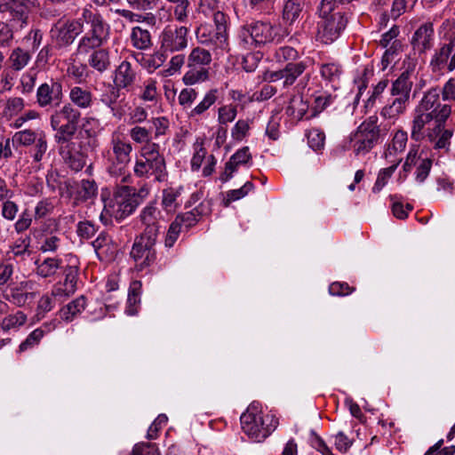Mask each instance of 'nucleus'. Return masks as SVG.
Returning <instances> with one entry per match:
<instances>
[{"label":"nucleus","mask_w":455,"mask_h":455,"mask_svg":"<svg viewBox=\"0 0 455 455\" xmlns=\"http://www.w3.org/2000/svg\"><path fill=\"white\" fill-rule=\"evenodd\" d=\"M130 136L136 143L151 144V132L145 127L135 126L130 130Z\"/></svg>","instance_id":"59"},{"label":"nucleus","mask_w":455,"mask_h":455,"mask_svg":"<svg viewBox=\"0 0 455 455\" xmlns=\"http://www.w3.org/2000/svg\"><path fill=\"white\" fill-rule=\"evenodd\" d=\"M219 91L217 89L209 90L202 100L188 113L190 118H196L203 116L218 100Z\"/></svg>","instance_id":"33"},{"label":"nucleus","mask_w":455,"mask_h":455,"mask_svg":"<svg viewBox=\"0 0 455 455\" xmlns=\"http://www.w3.org/2000/svg\"><path fill=\"white\" fill-rule=\"evenodd\" d=\"M251 160V155L248 147L238 149L227 162L221 180L228 181L240 165L246 164Z\"/></svg>","instance_id":"26"},{"label":"nucleus","mask_w":455,"mask_h":455,"mask_svg":"<svg viewBox=\"0 0 455 455\" xmlns=\"http://www.w3.org/2000/svg\"><path fill=\"white\" fill-rule=\"evenodd\" d=\"M440 95H442V99L443 101H449L453 106L455 104V78L451 77L448 79L442 90L439 89Z\"/></svg>","instance_id":"64"},{"label":"nucleus","mask_w":455,"mask_h":455,"mask_svg":"<svg viewBox=\"0 0 455 455\" xmlns=\"http://www.w3.org/2000/svg\"><path fill=\"white\" fill-rule=\"evenodd\" d=\"M62 98L61 84L52 79L42 84L36 90V102L41 108L59 106Z\"/></svg>","instance_id":"17"},{"label":"nucleus","mask_w":455,"mask_h":455,"mask_svg":"<svg viewBox=\"0 0 455 455\" xmlns=\"http://www.w3.org/2000/svg\"><path fill=\"white\" fill-rule=\"evenodd\" d=\"M80 118V111L70 104H64L50 116V126L55 132L53 139L59 147L60 154L75 172H79L84 167L88 153L92 150L89 143L81 144L73 140Z\"/></svg>","instance_id":"2"},{"label":"nucleus","mask_w":455,"mask_h":455,"mask_svg":"<svg viewBox=\"0 0 455 455\" xmlns=\"http://www.w3.org/2000/svg\"><path fill=\"white\" fill-rule=\"evenodd\" d=\"M380 129L376 118L370 117L363 122L349 136V148L356 156L369 153L379 138Z\"/></svg>","instance_id":"9"},{"label":"nucleus","mask_w":455,"mask_h":455,"mask_svg":"<svg viewBox=\"0 0 455 455\" xmlns=\"http://www.w3.org/2000/svg\"><path fill=\"white\" fill-rule=\"evenodd\" d=\"M274 58L278 63L294 62L299 58V52L296 49L291 46H282L278 48L274 55Z\"/></svg>","instance_id":"52"},{"label":"nucleus","mask_w":455,"mask_h":455,"mask_svg":"<svg viewBox=\"0 0 455 455\" xmlns=\"http://www.w3.org/2000/svg\"><path fill=\"white\" fill-rule=\"evenodd\" d=\"M132 152V144L120 133H113L110 139V148L107 151V172L116 184H130L132 176L128 165Z\"/></svg>","instance_id":"4"},{"label":"nucleus","mask_w":455,"mask_h":455,"mask_svg":"<svg viewBox=\"0 0 455 455\" xmlns=\"http://www.w3.org/2000/svg\"><path fill=\"white\" fill-rule=\"evenodd\" d=\"M289 35L287 28L258 20L241 27L237 36L239 48L251 51L269 44H279Z\"/></svg>","instance_id":"3"},{"label":"nucleus","mask_w":455,"mask_h":455,"mask_svg":"<svg viewBox=\"0 0 455 455\" xmlns=\"http://www.w3.org/2000/svg\"><path fill=\"white\" fill-rule=\"evenodd\" d=\"M2 202H3L2 205H1L2 217L9 221L14 220L17 216V213L19 212L18 204L10 199H5Z\"/></svg>","instance_id":"62"},{"label":"nucleus","mask_w":455,"mask_h":455,"mask_svg":"<svg viewBox=\"0 0 455 455\" xmlns=\"http://www.w3.org/2000/svg\"><path fill=\"white\" fill-rule=\"evenodd\" d=\"M81 21L83 25L86 23L89 26V29L85 34L107 43L109 38L110 28L99 12L84 8L81 12Z\"/></svg>","instance_id":"16"},{"label":"nucleus","mask_w":455,"mask_h":455,"mask_svg":"<svg viewBox=\"0 0 455 455\" xmlns=\"http://www.w3.org/2000/svg\"><path fill=\"white\" fill-rule=\"evenodd\" d=\"M36 284L35 281L28 279L12 282L5 290L4 298L17 307H24L35 299L36 293L33 290Z\"/></svg>","instance_id":"15"},{"label":"nucleus","mask_w":455,"mask_h":455,"mask_svg":"<svg viewBox=\"0 0 455 455\" xmlns=\"http://www.w3.org/2000/svg\"><path fill=\"white\" fill-rule=\"evenodd\" d=\"M452 112V105L440 101L439 88L427 90L414 110L411 137L416 141L424 138L435 149H447L452 132L444 127Z\"/></svg>","instance_id":"1"},{"label":"nucleus","mask_w":455,"mask_h":455,"mask_svg":"<svg viewBox=\"0 0 455 455\" xmlns=\"http://www.w3.org/2000/svg\"><path fill=\"white\" fill-rule=\"evenodd\" d=\"M97 194L98 188L93 180H82L74 186L71 191L73 204H91L95 200Z\"/></svg>","instance_id":"22"},{"label":"nucleus","mask_w":455,"mask_h":455,"mask_svg":"<svg viewBox=\"0 0 455 455\" xmlns=\"http://www.w3.org/2000/svg\"><path fill=\"white\" fill-rule=\"evenodd\" d=\"M308 105L301 95H294L291 97L286 108V114L292 119L299 121L307 114Z\"/></svg>","instance_id":"40"},{"label":"nucleus","mask_w":455,"mask_h":455,"mask_svg":"<svg viewBox=\"0 0 455 455\" xmlns=\"http://www.w3.org/2000/svg\"><path fill=\"white\" fill-rule=\"evenodd\" d=\"M194 150L195 152L191 159V167L194 171H196L201 167L204 160L206 161L207 151L203 145V141H196L194 144Z\"/></svg>","instance_id":"58"},{"label":"nucleus","mask_w":455,"mask_h":455,"mask_svg":"<svg viewBox=\"0 0 455 455\" xmlns=\"http://www.w3.org/2000/svg\"><path fill=\"white\" fill-rule=\"evenodd\" d=\"M170 3L175 4L173 7L174 19L180 23H187L190 13V1L183 0Z\"/></svg>","instance_id":"50"},{"label":"nucleus","mask_w":455,"mask_h":455,"mask_svg":"<svg viewBox=\"0 0 455 455\" xmlns=\"http://www.w3.org/2000/svg\"><path fill=\"white\" fill-rule=\"evenodd\" d=\"M104 44L105 42L84 34L78 42L77 52L79 54H87L92 51L93 52L95 50L101 49L100 46Z\"/></svg>","instance_id":"46"},{"label":"nucleus","mask_w":455,"mask_h":455,"mask_svg":"<svg viewBox=\"0 0 455 455\" xmlns=\"http://www.w3.org/2000/svg\"><path fill=\"white\" fill-rule=\"evenodd\" d=\"M137 79V71L127 60H123L114 72V86L127 92L132 90Z\"/></svg>","instance_id":"21"},{"label":"nucleus","mask_w":455,"mask_h":455,"mask_svg":"<svg viewBox=\"0 0 455 455\" xmlns=\"http://www.w3.org/2000/svg\"><path fill=\"white\" fill-rule=\"evenodd\" d=\"M185 62L186 58L184 54L180 53L172 56L169 60L168 68L161 71V75L163 76H172L177 73H180Z\"/></svg>","instance_id":"53"},{"label":"nucleus","mask_w":455,"mask_h":455,"mask_svg":"<svg viewBox=\"0 0 455 455\" xmlns=\"http://www.w3.org/2000/svg\"><path fill=\"white\" fill-rule=\"evenodd\" d=\"M84 32L81 16L76 19H60L50 30L52 43L59 49L71 45L76 38Z\"/></svg>","instance_id":"11"},{"label":"nucleus","mask_w":455,"mask_h":455,"mask_svg":"<svg viewBox=\"0 0 455 455\" xmlns=\"http://www.w3.org/2000/svg\"><path fill=\"white\" fill-rule=\"evenodd\" d=\"M409 102L410 99L394 97L393 100L383 108L381 114L386 118H395L405 112Z\"/></svg>","instance_id":"36"},{"label":"nucleus","mask_w":455,"mask_h":455,"mask_svg":"<svg viewBox=\"0 0 455 455\" xmlns=\"http://www.w3.org/2000/svg\"><path fill=\"white\" fill-rule=\"evenodd\" d=\"M68 98L73 108L76 106L81 109H87L92 108L93 104L92 93L90 90L81 87L73 86L68 93Z\"/></svg>","instance_id":"30"},{"label":"nucleus","mask_w":455,"mask_h":455,"mask_svg":"<svg viewBox=\"0 0 455 455\" xmlns=\"http://www.w3.org/2000/svg\"><path fill=\"white\" fill-rule=\"evenodd\" d=\"M34 4L35 0H7L13 28L21 30L28 26V12Z\"/></svg>","instance_id":"19"},{"label":"nucleus","mask_w":455,"mask_h":455,"mask_svg":"<svg viewBox=\"0 0 455 455\" xmlns=\"http://www.w3.org/2000/svg\"><path fill=\"white\" fill-rule=\"evenodd\" d=\"M160 147L156 143L144 144L136 156L133 172L139 178L154 177L157 182L167 180L168 172L164 157L160 154Z\"/></svg>","instance_id":"6"},{"label":"nucleus","mask_w":455,"mask_h":455,"mask_svg":"<svg viewBox=\"0 0 455 455\" xmlns=\"http://www.w3.org/2000/svg\"><path fill=\"white\" fill-rule=\"evenodd\" d=\"M66 258L67 264L62 267L65 275L62 283H64V286L68 287L69 290L76 291L79 260L76 256L72 254L67 255Z\"/></svg>","instance_id":"31"},{"label":"nucleus","mask_w":455,"mask_h":455,"mask_svg":"<svg viewBox=\"0 0 455 455\" xmlns=\"http://www.w3.org/2000/svg\"><path fill=\"white\" fill-rule=\"evenodd\" d=\"M99 121L91 116H86L83 119L81 130L76 137V140L81 144L89 143L90 148L94 149L97 147V132L94 125H97Z\"/></svg>","instance_id":"25"},{"label":"nucleus","mask_w":455,"mask_h":455,"mask_svg":"<svg viewBox=\"0 0 455 455\" xmlns=\"http://www.w3.org/2000/svg\"><path fill=\"white\" fill-rule=\"evenodd\" d=\"M198 92L193 88H185L180 91L178 100L179 104L184 108H191L196 100Z\"/></svg>","instance_id":"60"},{"label":"nucleus","mask_w":455,"mask_h":455,"mask_svg":"<svg viewBox=\"0 0 455 455\" xmlns=\"http://www.w3.org/2000/svg\"><path fill=\"white\" fill-rule=\"evenodd\" d=\"M237 115L236 107L232 104L223 105L218 109V123L220 126H226L232 123Z\"/></svg>","instance_id":"48"},{"label":"nucleus","mask_w":455,"mask_h":455,"mask_svg":"<svg viewBox=\"0 0 455 455\" xmlns=\"http://www.w3.org/2000/svg\"><path fill=\"white\" fill-rule=\"evenodd\" d=\"M30 60L31 55L28 51L21 47H16L8 57V63L12 70L20 71L28 64Z\"/></svg>","instance_id":"39"},{"label":"nucleus","mask_w":455,"mask_h":455,"mask_svg":"<svg viewBox=\"0 0 455 455\" xmlns=\"http://www.w3.org/2000/svg\"><path fill=\"white\" fill-rule=\"evenodd\" d=\"M202 28L196 31L197 38L202 44L212 45L216 54H224L229 52V42L228 31L217 30L206 35L201 32Z\"/></svg>","instance_id":"20"},{"label":"nucleus","mask_w":455,"mask_h":455,"mask_svg":"<svg viewBox=\"0 0 455 455\" xmlns=\"http://www.w3.org/2000/svg\"><path fill=\"white\" fill-rule=\"evenodd\" d=\"M114 192L113 199L105 204L104 211L116 220H123L131 215L139 206L134 198L133 188L120 184Z\"/></svg>","instance_id":"10"},{"label":"nucleus","mask_w":455,"mask_h":455,"mask_svg":"<svg viewBox=\"0 0 455 455\" xmlns=\"http://www.w3.org/2000/svg\"><path fill=\"white\" fill-rule=\"evenodd\" d=\"M44 334L45 331L43 328L34 330L28 334L26 339L20 343L18 352L22 353L37 346Z\"/></svg>","instance_id":"49"},{"label":"nucleus","mask_w":455,"mask_h":455,"mask_svg":"<svg viewBox=\"0 0 455 455\" xmlns=\"http://www.w3.org/2000/svg\"><path fill=\"white\" fill-rule=\"evenodd\" d=\"M62 267H64V262L61 259L46 258L37 264L36 274L43 278L51 277Z\"/></svg>","instance_id":"35"},{"label":"nucleus","mask_w":455,"mask_h":455,"mask_svg":"<svg viewBox=\"0 0 455 455\" xmlns=\"http://www.w3.org/2000/svg\"><path fill=\"white\" fill-rule=\"evenodd\" d=\"M204 208H205V205L204 203H201L199 206L192 211L179 214L174 221H178L179 226L183 230H188L197 223L199 217L204 213Z\"/></svg>","instance_id":"38"},{"label":"nucleus","mask_w":455,"mask_h":455,"mask_svg":"<svg viewBox=\"0 0 455 455\" xmlns=\"http://www.w3.org/2000/svg\"><path fill=\"white\" fill-rule=\"evenodd\" d=\"M161 212L155 203H150L145 206L140 214V219L144 226V231L141 235L157 237L160 231Z\"/></svg>","instance_id":"18"},{"label":"nucleus","mask_w":455,"mask_h":455,"mask_svg":"<svg viewBox=\"0 0 455 455\" xmlns=\"http://www.w3.org/2000/svg\"><path fill=\"white\" fill-rule=\"evenodd\" d=\"M386 49L381 60L383 69L387 68V67L403 52V44L400 40H395Z\"/></svg>","instance_id":"51"},{"label":"nucleus","mask_w":455,"mask_h":455,"mask_svg":"<svg viewBox=\"0 0 455 455\" xmlns=\"http://www.w3.org/2000/svg\"><path fill=\"white\" fill-rule=\"evenodd\" d=\"M27 315L22 311H17L14 314L6 315L0 323V326L4 331L17 330L23 326L27 322Z\"/></svg>","instance_id":"45"},{"label":"nucleus","mask_w":455,"mask_h":455,"mask_svg":"<svg viewBox=\"0 0 455 455\" xmlns=\"http://www.w3.org/2000/svg\"><path fill=\"white\" fill-rule=\"evenodd\" d=\"M454 48L452 41L443 44L437 48L429 63L431 70L435 73L443 70L444 67L449 63V58L451 57Z\"/></svg>","instance_id":"29"},{"label":"nucleus","mask_w":455,"mask_h":455,"mask_svg":"<svg viewBox=\"0 0 455 455\" xmlns=\"http://www.w3.org/2000/svg\"><path fill=\"white\" fill-rule=\"evenodd\" d=\"M212 61V57L209 50L201 46L191 49L187 58L188 70L182 76L183 84L191 86L209 80V66Z\"/></svg>","instance_id":"8"},{"label":"nucleus","mask_w":455,"mask_h":455,"mask_svg":"<svg viewBox=\"0 0 455 455\" xmlns=\"http://www.w3.org/2000/svg\"><path fill=\"white\" fill-rule=\"evenodd\" d=\"M37 73L33 70L24 73L20 78L21 92L28 94L33 92L36 85Z\"/></svg>","instance_id":"63"},{"label":"nucleus","mask_w":455,"mask_h":455,"mask_svg":"<svg viewBox=\"0 0 455 455\" xmlns=\"http://www.w3.org/2000/svg\"><path fill=\"white\" fill-rule=\"evenodd\" d=\"M411 75L412 71L406 69L392 83L390 94L393 97H403L410 99L413 84Z\"/></svg>","instance_id":"28"},{"label":"nucleus","mask_w":455,"mask_h":455,"mask_svg":"<svg viewBox=\"0 0 455 455\" xmlns=\"http://www.w3.org/2000/svg\"><path fill=\"white\" fill-rule=\"evenodd\" d=\"M251 122L248 119H239L231 130L232 138L237 141L243 140L250 131Z\"/></svg>","instance_id":"56"},{"label":"nucleus","mask_w":455,"mask_h":455,"mask_svg":"<svg viewBox=\"0 0 455 455\" xmlns=\"http://www.w3.org/2000/svg\"><path fill=\"white\" fill-rule=\"evenodd\" d=\"M305 12V0H286L282 9V19L286 27H291L299 21Z\"/></svg>","instance_id":"24"},{"label":"nucleus","mask_w":455,"mask_h":455,"mask_svg":"<svg viewBox=\"0 0 455 455\" xmlns=\"http://www.w3.org/2000/svg\"><path fill=\"white\" fill-rule=\"evenodd\" d=\"M48 148L47 135L44 131H41L40 137L29 149V155L33 158V161L36 164L41 163L48 151Z\"/></svg>","instance_id":"44"},{"label":"nucleus","mask_w":455,"mask_h":455,"mask_svg":"<svg viewBox=\"0 0 455 455\" xmlns=\"http://www.w3.org/2000/svg\"><path fill=\"white\" fill-rule=\"evenodd\" d=\"M142 283L140 281L135 280L132 282L127 299V307L125 312L133 315L138 311V307L140 302V293H141Z\"/></svg>","instance_id":"42"},{"label":"nucleus","mask_w":455,"mask_h":455,"mask_svg":"<svg viewBox=\"0 0 455 455\" xmlns=\"http://www.w3.org/2000/svg\"><path fill=\"white\" fill-rule=\"evenodd\" d=\"M242 429L255 442L265 440L277 427L278 419L270 412H264L258 403H251L241 417Z\"/></svg>","instance_id":"5"},{"label":"nucleus","mask_w":455,"mask_h":455,"mask_svg":"<svg viewBox=\"0 0 455 455\" xmlns=\"http://www.w3.org/2000/svg\"><path fill=\"white\" fill-rule=\"evenodd\" d=\"M130 39L132 46L137 50L146 51L153 45L150 32L139 26L132 28Z\"/></svg>","instance_id":"32"},{"label":"nucleus","mask_w":455,"mask_h":455,"mask_svg":"<svg viewBox=\"0 0 455 455\" xmlns=\"http://www.w3.org/2000/svg\"><path fill=\"white\" fill-rule=\"evenodd\" d=\"M157 95V82L153 78H148L144 82L140 99L144 101H154L156 100Z\"/></svg>","instance_id":"57"},{"label":"nucleus","mask_w":455,"mask_h":455,"mask_svg":"<svg viewBox=\"0 0 455 455\" xmlns=\"http://www.w3.org/2000/svg\"><path fill=\"white\" fill-rule=\"evenodd\" d=\"M431 168L432 160L430 158L426 157L421 159L414 173L416 182L419 184L423 183L428 177Z\"/></svg>","instance_id":"61"},{"label":"nucleus","mask_w":455,"mask_h":455,"mask_svg":"<svg viewBox=\"0 0 455 455\" xmlns=\"http://www.w3.org/2000/svg\"><path fill=\"white\" fill-rule=\"evenodd\" d=\"M157 237L140 235L135 238L130 255L140 269L152 265L156 259Z\"/></svg>","instance_id":"12"},{"label":"nucleus","mask_w":455,"mask_h":455,"mask_svg":"<svg viewBox=\"0 0 455 455\" xmlns=\"http://www.w3.org/2000/svg\"><path fill=\"white\" fill-rule=\"evenodd\" d=\"M387 161L388 163H390L391 164H390V166H388L387 168H383L379 172L377 180L372 188L373 193H379L386 186V184L387 183V180L390 179V177L393 175L395 171L397 169L402 159L401 158H394V159H388Z\"/></svg>","instance_id":"37"},{"label":"nucleus","mask_w":455,"mask_h":455,"mask_svg":"<svg viewBox=\"0 0 455 455\" xmlns=\"http://www.w3.org/2000/svg\"><path fill=\"white\" fill-rule=\"evenodd\" d=\"M167 59V53L160 49L150 55L145 62V68L149 73H152L165 62Z\"/></svg>","instance_id":"55"},{"label":"nucleus","mask_w":455,"mask_h":455,"mask_svg":"<svg viewBox=\"0 0 455 455\" xmlns=\"http://www.w3.org/2000/svg\"><path fill=\"white\" fill-rule=\"evenodd\" d=\"M86 306V300L84 296H80L72 300L60 310V317L66 322H71L79 314H81Z\"/></svg>","instance_id":"43"},{"label":"nucleus","mask_w":455,"mask_h":455,"mask_svg":"<svg viewBox=\"0 0 455 455\" xmlns=\"http://www.w3.org/2000/svg\"><path fill=\"white\" fill-rule=\"evenodd\" d=\"M40 135L41 131L36 132L30 129L22 130L14 133L12 142H16L20 146L29 147L36 141Z\"/></svg>","instance_id":"47"},{"label":"nucleus","mask_w":455,"mask_h":455,"mask_svg":"<svg viewBox=\"0 0 455 455\" xmlns=\"http://www.w3.org/2000/svg\"><path fill=\"white\" fill-rule=\"evenodd\" d=\"M310 64L311 60L309 59L298 62H289L282 69L267 72L264 79L269 83L283 80V87H290L306 72Z\"/></svg>","instance_id":"14"},{"label":"nucleus","mask_w":455,"mask_h":455,"mask_svg":"<svg viewBox=\"0 0 455 455\" xmlns=\"http://www.w3.org/2000/svg\"><path fill=\"white\" fill-rule=\"evenodd\" d=\"M316 38L323 44H331L340 36L347 24L343 8H339L326 0H322L319 7Z\"/></svg>","instance_id":"7"},{"label":"nucleus","mask_w":455,"mask_h":455,"mask_svg":"<svg viewBox=\"0 0 455 455\" xmlns=\"http://www.w3.org/2000/svg\"><path fill=\"white\" fill-rule=\"evenodd\" d=\"M88 63L91 68L100 73H103L110 67L109 52L106 49H98L93 51L89 59Z\"/></svg>","instance_id":"34"},{"label":"nucleus","mask_w":455,"mask_h":455,"mask_svg":"<svg viewBox=\"0 0 455 455\" xmlns=\"http://www.w3.org/2000/svg\"><path fill=\"white\" fill-rule=\"evenodd\" d=\"M307 144L315 151L322 149L324 146L325 135L319 129L313 128L307 132Z\"/></svg>","instance_id":"54"},{"label":"nucleus","mask_w":455,"mask_h":455,"mask_svg":"<svg viewBox=\"0 0 455 455\" xmlns=\"http://www.w3.org/2000/svg\"><path fill=\"white\" fill-rule=\"evenodd\" d=\"M183 188H168L163 190L162 206L168 212H173L180 206L179 197Z\"/></svg>","instance_id":"41"},{"label":"nucleus","mask_w":455,"mask_h":455,"mask_svg":"<svg viewBox=\"0 0 455 455\" xmlns=\"http://www.w3.org/2000/svg\"><path fill=\"white\" fill-rule=\"evenodd\" d=\"M189 29L185 26H167L160 34V48L164 52H181L188 47Z\"/></svg>","instance_id":"13"},{"label":"nucleus","mask_w":455,"mask_h":455,"mask_svg":"<svg viewBox=\"0 0 455 455\" xmlns=\"http://www.w3.org/2000/svg\"><path fill=\"white\" fill-rule=\"evenodd\" d=\"M434 27L431 22L420 25L411 37V44L415 51L424 53L433 46Z\"/></svg>","instance_id":"23"},{"label":"nucleus","mask_w":455,"mask_h":455,"mask_svg":"<svg viewBox=\"0 0 455 455\" xmlns=\"http://www.w3.org/2000/svg\"><path fill=\"white\" fill-rule=\"evenodd\" d=\"M408 134L403 130H397L392 134L391 142L386 147L383 156L386 160L398 158L397 155L404 151Z\"/></svg>","instance_id":"27"}]
</instances>
